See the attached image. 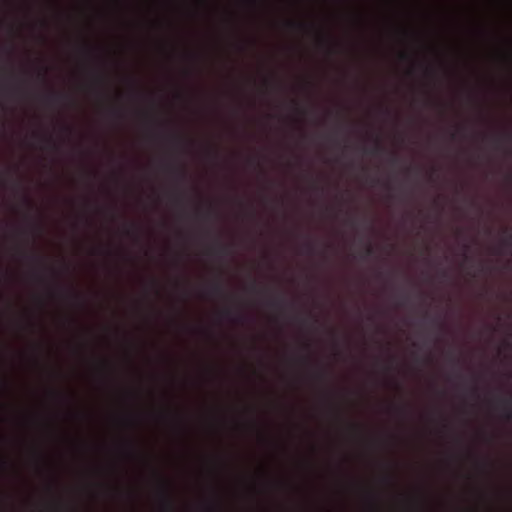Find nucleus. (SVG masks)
Returning a JSON list of instances; mask_svg holds the SVG:
<instances>
[{
    "instance_id": "obj_1",
    "label": "nucleus",
    "mask_w": 512,
    "mask_h": 512,
    "mask_svg": "<svg viewBox=\"0 0 512 512\" xmlns=\"http://www.w3.org/2000/svg\"><path fill=\"white\" fill-rule=\"evenodd\" d=\"M228 425L227 410L221 399L212 410L211 430L219 449L210 458L209 473L213 481L212 495L206 502L209 512H225L226 496L228 493L227 478L232 471L230 453L222 447L224 431Z\"/></svg>"
},
{
    "instance_id": "obj_2",
    "label": "nucleus",
    "mask_w": 512,
    "mask_h": 512,
    "mask_svg": "<svg viewBox=\"0 0 512 512\" xmlns=\"http://www.w3.org/2000/svg\"><path fill=\"white\" fill-rule=\"evenodd\" d=\"M199 0H194V392H198V310H197V253H196V218L198 215V194L200 191L197 159H198V78H199Z\"/></svg>"
},
{
    "instance_id": "obj_3",
    "label": "nucleus",
    "mask_w": 512,
    "mask_h": 512,
    "mask_svg": "<svg viewBox=\"0 0 512 512\" xmlns=\"http://www.w3.org/2000/svg\"><path fill=\"white\" fill-rule=\"evenodd\" d=\"M227 198L217 199L209 204L207 209V217L213 223L211 230V242L208 252L212 258L218 263L215 272V278L207 285L208 296L216 302L231 300L232 295L227 290L225 284L226 266L225 262L233 254V245L223 240V231L219 224L223 221L224 215L221 210V204L227 201Z\"/></svg>"
},
{
    "instance_id": "obj_4",
    "label": "nucleus",
    "mask_w": 512,
    "mask_h": 512,
    "mask_svg": "<svg viewBox=\"0 0 512 512\" xmlns=\"http://www.w3.org/2000/svg\"><path fill=\"white\" fill-rule=\"evenodd\" d=\"M235 154H226L219 138L214 139L208 149L207 157L213 168L217 171L229 170L234 166Z\"/></svg>"
},
{
    "instance_id": "obj_5",
    "label": "nucleus",
    "mask_w": 512,
    "mask_h": 512,
    "mask_svg": "<svg viewBox=\"0 0 512 512\" xmlns=\"http://www.w3.org/2000/svg\"><path fill=\"white\" fill-rule=\"evenodd\" d=\"M186 430H187V451H186V460H187V500H186V510L187 512H192V446H191V437H192V408L190 404V400L188 399L187 403V415H186Z\"/></svg>"
},
{
    "instance_id": "obj_6",
    "label": "nucleus",
    "mask_w": 512,
    "mask_h": 512,
    "mask_svg": "<svg viewBox=\"0 0 512 512\" xmlns=\"http://www.w3.org/2000/svg\"><path fill=\"white\" fill-rule=\"evenodd\" d=\"M150 163L155 170L167 173L175 166V156L171 149L165 147L151 159Z\"/></svg>"
},
{
    "instance_id": "obj_7",
    "label": "nucleus",
    "mask_w": 512,
    "mask_h": 512,
    "mask_svg": "<svg viewBox=\"0 0 512 512\" xmlns=\"http://www.w3.org/2000/svg\"><path fill=\"white\" fill-rule=\"evenodd\" d=\"M242 319L243 316L235 311L230 305H225L216 312V321L218 325H220L223 320L240 323Z\"/></svg>"
},
{
    "instance_id": "obj_8",
    "label": "nucleus",
    "mask_w": 512,
    "mask_h": 512,
    "mask_svg": "<svg viewBox=\"0 0 512 512\" xmlns=\"http://www.w3.org/2000/svg\"><path fill=\"white\" fill-rule=\"evenodd\" d=\"M145 118L148 124L153 128L152 138L154 140L164 141L166 138H169L164 131L163 123L156 118L154 113H145Z\"/></svg>"
},
{
    "instance_id": "obj_9",
    "label": "nucleus",
    "mask_w": 512,
    "mask_h": 512,
    "mask_svg": "<svg viewBox=\"0 0 512 512\" xmlns=\"http://www.w3.org/2000/svg\"><path fill=\"white\" fill-rule=\"evenodd\" d=\"M230 95L231 93L229 90L218 88L213 96L214 112L219 120L222 119L224 99Z\"/></svg>"
},
{
    "instance_id": "obj_10",
    "label": "nucleus",
    "mask_w": 512,
    "mask_h": 512,
    "mask_svg": "<svg viewBox=\"0 0 512 512\" xmlns=\"http://www.w3.org/2000/svg\"><path fill=\"white\" fill-rule=\"evenodd\" d=\"M213 381L222 388L226 380V372L222 364L219 362L214 363L212 366Z\"/></svg>"
},
{
    "instance_id": "obj_11",
    "label": "nucleus",
    "mask_w": 512,
    "mask_h": 512,
    "mask_svg": "<svg viewBox=\"0 0 512 512\" xmlns=\"http://www.w3.org/2000/svg\"><path fill=\"white\" fill-rule=\"evenodd\" d=\"M499 403H500V409L502 412L501 413L502 417L506 421H511L512 420V399L511 398H503V399H500Z\"/></svg>"
},
{
    "instance_id": "obj_12",
    "label": "nucleus",
    "mask_w": 512,
    "mask_h": 512,
    "mask_svg": "<svg viewBox=\"0 0 512 512\" xmlns=\"http://www.w3.org/2000/svg\"><path fill=\"white\" fill-rule=\"evenodd\" d=\"M227 69V60L224 58L222 53L218 52L216 59V73L221 79L225 77V71Z\"/></svg>"
},
{
    "instance_id": "obj_13",
    "label": "nucleus",
    "mask_w": 512,
    "mask_h": 512,
    "mask_svg": "<svg viewBox=\"0 0 512 512\" xmlns=\"http://www.w3.org/2000/svg\"><path fill=\"white\" fill-rule=\"evenodd\" d=\"M510 248H512V233L505 229L500 241V250H498L497 253H502L503 250Z\"/></svg>"
},
{
    "instance_id": "obj_14",
    "label": "nucleus",
    "mask_w": 512,
    "mask_h": 512,
    "mask_svg": "<svg viewBox=\"0 0 512 512\" xmlns=\"http://www.w3.org/2000/svg\"><path fill=\"white\" fill-rule=\"evenodd\" d=\"M191 352L187 351V375H186V385L189 390L192 387V372H191Z\"/></svg>"
},
{
    "instance_id": "obj_15",
    "label": "nucleus",
    "mask_w": 512,
    "mask_h": 512,
    "mask_svg": "<svg viewBox=\"0 0 512 512\" xmlns=\"http://www.w3.org/2000/svg\"><path fill=\"white\" fill-rule=\"evenodd\" d=\"M384 152V147L381 144V141L376 138L375 145L371 149H365V153L371 155H380Z\"/></svg>"
},
{
    "instance_id": "obj_16",
    "label": "nucleus",
    "mask_w": 512,
    "mask_h": 512,
    "mask_svg": "<svg viewBox=\"0 0 512 512\" xmlns=\"http://www.w3.org/2000/svg\"><path fill=\"white\" fill-rule=\"evenodd\" d=\"M66 98H67V96L65 94L60 93V92H56V91H50L47 94V100L50 101V102H59V101L64 100Z\"/></svg>"
},
{
    "instance_id": "obj_17",
    "label": "nucleus",
    "mask_w": 512,
    "mask_h": 512,
    "mask_svg": "<svg viewBox=\"0 0 512 512\" xmlns=\"http://www.w3.org/2000/svg\"><path fill=\"white\" fill-rule=\"evenodd\" d=\"M224 12L225 15L222 18V24H224L226 28L230 29L233 24V14L229 10H225Z\"/></svg>"
},
{
    "instance_id": "obj_18",
    "label": "nucleus",
    "mask_w": 512,
    "mask_h": 512,
    "mask_svg": "<svg viewBox=\"0 0 512 512\" xmlns=\"http://www.w3.org/2000/svg\"><path fill=\"white\" fill-rule=\"evenodd\" d=\"M285 304V301L282 297H276L268 301V305L273 308L282 307Z\"/></svg>"
},
{
    "instance_id": "obj_19",
    "label": "nucleus",
    "mask_w": 512,
    "mask_h": 512,
    "mask_svg": "<svg viewBox=\"0 0 512 512\" xmlns=\"http://www.w3.org/2000/svg\"><path fill=\"white\" fill-rule=\"evenodd\" d=\"M126 234L127 235H133L135 236L136 238H138L139 236V227L136 226L135 224H131L127 229H126Z\"/></svg>"
},
{
    "instance_id": "obj_20",
    "label": "nucleus",
    "mask_w": 512,
    "mask_h": 512,
    "mask_svg": "<svg viewBox=\"0 0 512 512\" xmlns=\"http://www.w3.org/2000/svg\"><path fill=\"white\" fill-rule=\"evenodd\" d=\"M41 140H42L44 143H46V144H48V145L52 146L53 148H55V149L57 148V146H56V144H55V142L53 141V139H52V137H51V136H46V135H45V136H41Z\"/></svg>"
},
{
    "instance_id": "obj_21",
    "label": "nucleus",
    "mask_w": 512,
    "mask_h": 512,
    "mask_svg": "<svg viewBox=\"0 0 512 512\" xmlns=\"http://www.w3.org/2000/svg\"><path fill=\"white\" fill-rule=\"evenodd\" d=\"M495 140H496L497 143L502 141V140L512 141V134L511 133H504L501 136L497 137Z\"/></svg>"
},
{
    "instance_id": "obj_22",
    "label": "nucleus",
    "mask_w": 512,
    "mask_h": 512,
    "mask_svg": "<svg viewBox=\"0 0 512 512\" xmlns=\"http://www.w3.org/2000/svg\"><path fill=\"white\" fill-rule=\"evenodd\" d=\"M111 113L117 119H122L124 116L123 111L120 109H113Z\"/></svg>"
},
{
    "instance_id": "obj_23",
    "label": "nucleus",
    "mask_w": 512,
    "mask_h": 512,
    "mask_svg": "<svg viewBox=\"0 0 512 512\" xmlns=\"http://www.w3.org/2000/svg\"><path fill=\"white\" fill-rule=\"evenodd\" d=\"M373 254H374V249H373V247L370 244H368L366 249H365V256L370 257Z\"/></svg>"
},
{
    "instance_id": "obj_24",
    "label": "nucleus",
    "mask_w": 512,
    "mask_h": 512,
    "mask_svg": "<svg viewBox=\"0 0 512 512\" xmlns=\"http://www.w3.org/2000/svg\"><path fill=\"white\" fill-rule=\"evenodd\" d=\"M192 92L190 91V88L188 87L187 88V110L189 111L190 110V101H191V97H192Z\"/></svg>"
},
{
    "instance_id": "obj_25",
    "label": "nucleus",
    "mask_w": 512,
    "mask_h": 512,
    "mask_svg": "<svg viewBox=\"0 0 512 512\" xmlns=\"http://www.w3.org/2000/svg\"><path fill=\"white\" fill-rule=\"evenodd\" d=\"M287 25L289 27H297V28H303L304 27V24L302 23H296V22H293V21H289L287 22Z\"/></svg>"
},
{
    "instance_id": "obj_26",
    "label": "nucleus",
    "mask_w": 512,
    "mask_h": 512,
    "mask_svg": "<svg viewBox=\"0 0 512 512\" xmlns=\"http://www.w3.org/2000/svg\"><path fill=\"white\" fill-rule=\"evenodd\" d=\"M306 251H307V253H309V254L314 253V245H313L311 242H308V243L306 244Z\"/></svg>"
},
{
    "instance_id": "obj_27",
    "label": "nucleus",
    "mask_w": 512,
    "mask_h": 512,
    "mask_svg": "<svg viewBox=\"0 0 512 512\" xmlns=\"http://www.w3.org/2000/svg\"><path fill=\"white\" fill-rule=\"evenodd\" d=\"M432 323L437 326L440 330L444 329V325L442 322H440L438 319H433Z\"/></svg>"
},
{
    "instance_id": "obj_28",
    "label": "nucleus",
    "mask_w": 512,
    "mask_h": 512,
    "mask_svg": "<svg viewBox=\"0 0 512 512\" xmlns=\"http://www.w3.org/2000/svg\"><path fill=\"white\" fill-rule=\"evenodd\" d=\"M187 152H189V150L192 148V138H190V135L188 134L187 135Z\"/></svg>"
},
{
    "instance_id": "obj_29",
    "label": "nucleus",
    "mask_w": 512,
    "mask_h": 512,
    "mask_svg": "<svg viewBox=\"0 0 512 512\" xmlns=\"http://www.w3.org/2000/svg\"><path fill=\"white\" fill-rule=\"evenodd\" d=\"M186 329H187V334L189 336L192 333V324L189 320L187 321Z\"/></svg>"
},
{
    "instance_id": "obj_30",
    "label": "nucleus",
    "mask_w": 512,
    "mask_h": 512,
    "mask_svg": "<svg viewBox=\"0 0 512 512\" xmlns=\"http://www.w3.org/2000/svg\"><path fill=\"white\" fill-rule=\"evenodd\" d=\"M398 160H399V159H398V157H397L395 154H393V155L391 156V158H390V162H391L393 165H394V164H396V163H398Z\"/></svg>"
},
{
    "instance_id": "obj_31",
    "label": "nucleus",
    "mask_w": 512,
    "mask_h": 512,
    "mask_svg": "<svg viewBox=\"0 0 512 512\" xmlns=\"http://www.w3.org/2000/svg\"><path fill=\"white\" fill-rule=\"evenodd\" d=\"M216 36H224V35H228L227 33H224V31L220 28L217 29V33L215 34Z\"/></svg>"
},
{
    "instance_id": "obj_32",
    "label": "nucleus",
    "mask_w": 512,
    "mask_h": 512,
    "mask_svg": "<svg viewBox=\"0 0 512 512\" xmlns=\"http://www.w3.org/2000/svg\"><path fill=\"white\" fill-rule=\"evenodd\" d=\"M186 293H187V298H189L191 296V293H192L189 282L187 283V291H186Z\"/></svg>"
},
{
    "instance_id": "obj_33",
    "label": "nucleus",
    "mask_w": 512,
    "mask_h": 512,
    "mask_svg": "<svg viewBox=\"0 0 512 512\" xmlns=\"http://www.w3.org/2000/svg\"><path fill=\"white\" fill-rule=\"evenodd\" d=\"M506 59L511 61L512 60V54L511 52H507L506 55H505Z\"/></svg>"
},
{
    "instance_id": "obj_34",
    "label": "nucleus",
    "mask_w": 512,
    "mask_h": 512,
    "mask_svg": "<svg viewBox=\"0 0 512 512\" xmlns=\"http://www.w3.org/2000/svg\"><path fill=\"white\" fill-rule=\"evenodd\" d=\"M64 130H65L67 133H71V132H72L71 127H70V126H67V125H65V126H64Z\"/></svg>"
},
{
    "instance_id": "obj_35",
    "label": "nucleus",
    "mask_w": 512,
    "mask_h": 512,
    "mask_svg": "<svg viewBox=\"0 0 512 512\" xmlns=\"http://www.w3.org/2000/svg\"><path fill=\"white\" fill-rule=\"evenodd\" d=\"M190 231H189V228L187 229V246H189V241H190Z\"/></svg>"
},
{
    "instance_id": "obj_36",
    "label": "nucleus",
    "mask_w": 512,
    "mask_h": 512,
    "mask_svg": "<svg viewBox=\"0 0 512 512\" xmlns=\"http://www.w3.org/2000/svg\"><path fill=\"white\" fill-rule=\"evenodd\" d=\"M25 202H26L28 205L32 206V202H31V200H30L28 197H25Z\"/></svg>"
},
{
    "instance_id": "obj_37",
    "label": "nucleus",
    "mask_w": 512,
    "mask_h": 512,
    "mask_svg": "<svg viewBox=\"0 0 512 512\" xmlns=\"http://www.w3.org/2000/svg\"><path fill=\"white\" fill-rule=\"evenodd\" d=\"M161 497L163 500L165 499L164 491H163V485L161 484Z\"/></svg>"
},
{
    "instance_id": "obj_38",
    "label": "nucleus",
    "mask_w": 512,
    "mask_h": 512,
    "mask_svg": "<svg viewBox=\"0 0 512 512\" xmlns=\"http://www.w3.org/2000/svg\"><path fill=\"white\" fill-rule=\"evenodd\" d=\"M401 58H402V59H407V58H408L407 53H401Z\"/></svg>"
},
{
    "instance_id": "obj_39",
    "label": "nucleus",
    "mask_w": 512,
    "mask_h": 512,
    "mask_svg": "<svg viewBox=\"0 0 512 512\" xmlns=\"http://www.w3.org/2000/svg\"><path fill=\"white\" fill-rule=\"evenodd\" d=\"M318 376H319V378L323 379L325 377V374L323 371H321Z\"/></svg>"
},
{
    "instance_id": "obj_40",
    "label": "nucleus",
    "mask_w": 512,
    "mask_h": 512,
    "mask_svg": "<svg viewBox=\"0 0 512 512\" xmlns=\"http://www.w3.org/2000/svg\"><path fill=\"white\" fill-rule=\"evenodd\" d=\"M134 94H135L136 96H138V97H144V95H143V94H141V93H139V92H134Z\"/></svg>"
},
{
    "instance_id": "obj_41",
    "label": "nucleus",
    "mask_w": 512,
    "mask_h": 512,
    "mask_svg": "<svg viewBox=\"0 0 512 512\" xmlns=\"http://www.w3.org/2000/svg\"><path fill=\"white\" fill-rule=\"evenodd\" d=\"M215 12H216L217 14H219V12H220V8H219V6H218V5L215 7Z\"/></svg>"
},
{
    "instance_id": "obj_42",
    "label": "nucleus",
    "mask_w": 512,
    "mask_h": 512,
    "mask_svg": "<svg viewBox=\"0 0 512 512\" xmlns=\"http://www.w3.org/2000/svg\"><path fill=\"white\" fill-rule=\"evenodd\" d=\"M33 259H35V260H37V261H40V260H41V258H40L39 256H35V255L33 256Z\"/></svg>"
},
{
    "instance_id": "obj_43",
    "label": "nucleus",
    "mask_w": 512,
    "mask_h": 512,
    "mask_svg": "<svg viewBox=\"0 0 512 512\" xmlns=\"http://www.w3.org/2000/svg\"><path fill=\"white\" fill-rule=\"evenodd\" d=\"M39 76L42 78V79H45V72L44 73H40Z\"/></svg>"
},
{
    "instance_id": "obj_44",
    "label": "nucleus",
    "mask_w": 512,
    "mask_h": 512,
    "mask_svg": "<svg viewBox=\"0 0 512 512\" xmlns=\"http://www.w3.org/2000/svg\"><path fill=\"white\" fill-rule=\"evenodd\" d=\"M455 137H456V133L455 132L451 133V138L455 139Z\"/></svg>"
},
{
    "instance_id": "obj_45",
    "label": "nucleus",
    "mask_w": 512,
    "mask_h": 512,
    "mask_svg": "<svg viewBox=\"0 0 512 512\" xmlns=\"http://www.w3.org/2000/svg\"><path fill=\"white\" fill-rule=\"evenodd\" d=\"M470 249L469 245H465V251L467 252Z\"/></svg>"
},
{
    "instance_id": "obj_46",
    "label": "nucleus",
    "mask_w": 512,
    "mask_h": 512,
    "mask_svg": "<svg viewBox=\"0 0 512 512\" xmlns=\"http://www.w3.org/2000/svg\"><path fill=\"white\" fill-rule=\"evenodd\" d=\"M397 410H398L399 412H403V411H404V409H403L402 407L397 408Z\"/></svg>"
},
{
    "instance_id": "obj_47",
    "label": "nucleus",
    "mask_w": 512,
    "mask_h": 512,
    "mask_svg": "<svg viewBox=\"0 0 512 512\" xmlns=\"http://www.w3.org/2000/svg\"><path fill=\"white\" fill-rule=\"evenodd\" d=\"M464 257H465V260H468V259H469V257H468V255H467V253H465V254H464Z\"/></svg>"
},
{
    "instance_id": "obj_48",
    "label": "nucleus",
    "mask_w": 512,
    "mask_h": 512,
    "mask_svg": "<svg viewBox=\"0 0 512 512\" xmlns=\"http://www.w3.org/2000/svg\"><path fill=\"white\" fill-rule=\"evenodd\" d=\"M472 391H473V393H476L477 392V388L473 387Z\"/></svg>"
},
{
    "instance_id": "obj_49",
    "label": "nucleus",
    "mask_w": 512,
    "mask_h": 512,
    "mask_svg": "<svg viewBox=\"0 0 512 512\" xmlns=\"http://www.w3.org/2000/svg\"><path fill=\"white\" fill-rule=\"evenodd\" d=\"M70 294H71V296H73L74 298H78V296H77V295L72 294V293H70Z\"/></svg>"
}]
</instances>
